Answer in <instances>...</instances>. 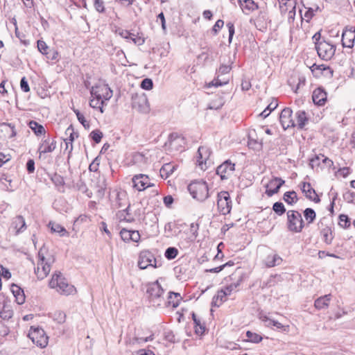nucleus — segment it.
I'll list each match as a JSON object with an SVG mask.
<instances>
[{
    "label": "nucleus",
    "instance_id": "nucleus-1",
    "mask_svg": "<svg viewBox=\"0 0 355 355\" xmlns=\"http://www.w3.org/2000/svg\"><path fill=\"white\" fill-rule=\"evenodd\" d=\"M46 248L43 246L38 252V262L37 268H35V273L39 279H43L49 273L51 265L54 262V259L49 256L46 257Z\"/></svg>",
    "mask_w": 355,
    "mask_h": 355
},
{
    "label": "nucleus",
    "instance_id": "nucleus-2",
    "mask_svg": "<svg viewBox=\"0 0 355 355\" xmlns=\"http://www.w3.org/2000/svg\"><path fill=\"white\" fill-rule=\"evenodd\" d=\"M146 296L149 304L154 306H160L164 302L163 294L164 290L158 281L146 284Z\"/></svg>",
    "mask_w": 355,
    "mask_h": 355
},
{
    "label": "nucleus",
    "instance_id": "nucleus-3",
    "mask_svg": "<svg viewBox=\"0 0 355 355\" xmlns=\"http://www.w3.org/2000/svg\"><path fill=\"white\" fill-rule=\"evenodd\" d=\"M49 286L55 288L56 291L64 295H72L76 293L75 287L69 284L61 272L55 273L49 282Z\"/></svg>",
    "mask_w": 355,
    "mask_h": 355
},
{
    "label": "nucleus",
    "instance_id": "nucleus-4",
    "mask_svg": "<svg viewBox=\"0 0 355 355\" xmlns=\"http://www.w3.org/2000/svg\"><path fill=\"white\" fill-rule=\"evenodd\" d=\"M188 190L193 198L204 201L209 197V189L207 183L202 180H196L188 186Z\"/></svg>",
    "mask_w": 355,
    "mask_h": 355
},
{
    "label": "nucleus",
    "instance_id": "nucleus-5",
    "mask_svg": "<svg viewBox=\"0 0 355 355\" xmlns=\"http://www.w3.org/2000/svg\"><path fill=\"white\" fill-rule=\"evenodd\" d=\"M287 214V227L293 232H301L304 227V222L301 214L295 210H289Z\"/></svg>",
    "mask_w": 355,
    "mask_h": 355
},
{
    "label": "nucleus",
    "instance_id": "nucleus-6",
    "mask_svg": "<svg viewBox=\"0 0 355 355\" xmlns=\"http://www.w3.org/2000/svg\"><path fill=\"white\" fill-rule=\"evenodd\" d=\"M28 336L37 346L44 348L48 345V336L45 331L40 327H31Z\"/></svg>",
    "mask_w": 355,
    "mask_h": 355
},
{
    "label": "nucleus",
    "instance_id": "nucleus-7",
    "mask_svg": "<svg viewBox=\"0 0 355 355\" xmlns=\"http://www.w3.org/2000/svg\"><path fill=\"white\" fill-rule=\"evenodd\" d=\"M217 207L218 211L226 215L230 213L232 209V200L227 191H220L217 196Z\"/></svg>",
    "mask_w": 355,
    "mask_h": 355
},
{
    "label": "nucleus",
    "instance_id": "nucleus-8",
    "mask_svg": "<svg viewBox=\"0 0 355 355\" xmlns=\"http://www.w3.org/2000/svg\"><path fill=\"white\" fill-rule=\"evenodd\" d=\"M232 69L231 64H222L218 70L217 71L218 77L214 79L211 83H209V87L211 86H222L226 85L229 83L230 78L229 77H222L223 76H225L230 73Z\"/></svg>",
    "mask_w": 355,
    "mask_h": 355
},
{
    "label": "nucleus",
    "instance_id": "nucleus-9",
    "mask_svg": "<svg viewBox=\"0 0 355 355\" xmlns=\"http://www.w3.org/2000/svg\"><path fill=\"white\" fill-rule=\"evenodd\" d=\"M316 50L322 59L329 60L334 56L336 46L326 41H321V42L317 43Z\"/></svg>",
    "mask_w": 355,
    "mask_h": 355
},
{
    "label": "nucleus",
    "instance_id": "nucleus-10",
    "mask_svg": "<svg viewBox=\"0 0 355 355\" xmlns=\"http://www.w3.org/2000/svg\"><path fill=\"white\" fill-rule=\"evenodd\" d=\"M92 96H95L98 98H101L104 101L110 100L112 96V90L108 87L107 85L101 84L92 87L91 89Z\"/></svg>",
    "mask_w": 355,
    "mask_h": 355
},
{
    "label": "nucleus",
    "instance_id": "nucleus-11",
    "mask_svg": "<svg viewBox=\"0 0 355 355\" xmlns=\"http://www.w3.org/2000/svg\"><path fill=\"white\" fill-rule=\"evenodd\" d=\"M133 187L139 191H144L146 188L154 186L153 183H150L148 175L144 174H138L133 176L132 179Z\"/></svg>",
    "mask_w": 355,
    "mask_h": 355
},
{
    "label": "nucleus",
    "instance_id": "nucleus-12",
    "mask_svg": "<svg viewBox=\"0 0 355 355\" xmlns=\"http://www.w3.org/2000/svg\"><path fill=\"white\" fill-rule=\"evenodd\" d=\"M156 260L154 255L149 251H143L139 254L138 266L141 269H146L148 266L156 267Z\"/></svg>",
    "mask_w": 355,
    "mask_h": 355
},
{
    "label": "nucleus",
    "instance_id": "nucleus-13",
    "mask_svg": "<svg viewBox=\"0 0 355 355\" xmlns=\"http://www.w3.org/2000/svg\"><path fill=\"white\" fill-rule=\"evenodd\" d=\"M293 111L289 107H285L282 110L279 115V121L284 130L289 128H294L295 122L292 118Z\"/></svg>",
    "mask_w": 355,
    "mask_h": 355
},
{
    "label": "nucleus",
    "instance_id": "nucleus-14",
    "mask_svg": "<svg viewBox=\"0 0 355 355\" xmlns=\"http://www.w3.org/2000/svg\"><path fill=\"white\" fill-rule=\"evenodd\" d=\"M235 164L230 160H226L217 167L216 173L222 180L227 179L234 171Z\"/></svg>",
    "mask_w": 355,
    "mask_h": 355
},
{
    "label": "nucleus",
    "instance_id": "nucleus-15",
    "mask_svg": "<svg viewBox=\"0 0 355 355\" xmlns=\"http://www.w3.org/2000/svg\"><path fill=\"white\" fill-rule=\"evenodd\" d=\"M355 40V28L347 27L342 34V44L344 47L352 48Z\"/></svg>",
    "mask_w": 355,
    "mask_h": 355
},
{
    "label": "nucleus",
    "instance_id": "nucleus-16",
    "mask_svg": "<svg viewBox=\"0 0 355 355\" xmlns=\"http://www.w3.org/2000/svg\"><path fill=\"white\" fill-rule=\"evenodd\" d=\"M210 155V150L207 147L200 146L198 148L197 162L202 170H206Z\"/></svg>",
    "mask_w": 355,
    "mask_h": 355
},
{
    "label": "nucleus",
    "instance_id": "nucleus-17",
    "mask_svg": "<svg viewBox=\"0 0 355 355\" xmlns=\"http://www.w3.org/2000/svg\"><path fill=\"white\" fill-rule=\"evenodd\" d=\"M285 183V181L280 178H274L266 184V194L271 197L278 193L281 187Z\"/></svg>",
    "mask_w": 355,
    "mask_h": 355
},
{
    "label": "nucleus",
    "instance_id": "nucleus-18",
    "mask_svg": "<svg viewBox=\"0 0 355 355\" xmlns=\"http://www.w3.org/2000/svg\"><path fill=\"white\" fill-rule=\"evenodd\" d=\"M12 315L13 311L10 302L0 296V317L3 320H8L12 318Z\"/></svg>",
    "mask_w": 355,
    "mask_h": 355
},
{
    "label": "nucleus",
    "instance_id": "nucleus-19",
    "mask_svg": "<svg viewBox=\"0 0 355 355\" xmlns=\"http://www.w3.org/2000/svg\"><path fill=\"white\" fill-rule=\"evenodd\" d=\"M325 219L324 218L323 220H321L320 221V223H318V227L320 229V234L322 237L324 242L327 245H330L334 239V236L332 234L331 228L330 227H323V221Z\"/></svg>",
    "mask_w": 355,
    "mask_h": 355
},
{
    "label": "nucleus",
    "instance_id": "nucleus-20",
    "mask_svg": "<svg viewBox=\"0 0 355 355\" xmlns=\"http://www.w3.org/2000/svg\"><path fill=\"white\" fill-rule=\"evenodd\" d=\"M302 191L305 194V196L308 199H309L316 203H318L320 201V198L316 194L315 191L312 188V187L309 182H303Z\"/></svg>",
    "mask_w": 355,
    "mask_h": 355
},
{
    "label": "nucleus",
    "instance_id": "nucleus-21",
    "mask_svg": "<svg viewBox=\"0 0 355 355\" xmlns=\"http://www.w3.org/2000/svg\"><path fill=\"white\" fill-rule=\"evenodd\" d=\"M56 147V141L49 138L44 139L40 145L38 151L40 154L53 152Z\"/></svg>",
    "mask_w": 355,
    "mask_h": 355
},
{
    "label": "nucleus",
    "instance_id": "nucleus-22",
    "mask_svg": "<svg viewBox=\"0 0 355 355\" xmlns=\"http://www.w3.org/2000/svg\"><path fill=\"white\" fill-rule=\"evenodd\" d=\"M331 300V295L327 294L318 297L314 302V306L318 310L327 309Z\"/></svg>",
    "mask_w": 355,
    "mask_h": 355
},
{
    "label": "nucleus",
    "instance_id": "nucleus-23",
    "mask_svg": "<svg viewBox=\"0 0 355 355\" xmlns=\"http://www.w3.org/2000/svg\"><path fill=\"white\" fill-rule=\"evenodd\" d=\"M12 227L15 230L16 234L22 233L26 229L25 220L21 216H17L12 219Z\"/></svg>",
    "mask_w": 355,
    "mask_h": 355
},
{
    "label": "nucleus",
    "instance_id": "nucleus-24",
    "mask_svg": "<svg viewBox=\"0 0 355 355\" xmlns=\"http://www.w3.org/2000/svg\"><path fill=\"white\" fill-rule=\"evenodd\" d=\"M312 98L315 105H322L327 101V93L323 89L318 88L313 91Z\"/></svg>",
    "mask_w": 355,
    "mask_h": 355
},
{
    "label": "nucleus",
    "instance_id": "nucleus-25",
    "mask_svg": "<svg viewBox=\"0 0 355 355\" xmlns=\"http://www.w3.org/2000/svg\"><path fill=\"white\" fill-rule=\"evenodd\" d=\"M295 115L296 118L295 126H297L298 129H303L309 122L306 112L304 110H298Z\"/></svg>",
    "mask_w": 355,
    "mask_h": 355
},
{
    "label": "nucleus",
    "instance_id": "nucleus-26",
    "mask_svg": "<svg viewBox=\"0 0 355 355\" xmlns=\"http://www.w3.org/2000/svg\"><path fill=\"white\" fill-rule=\"evenodd\" d=\"M65 135L67 137L64 139V141L66 144V149L68 148L69 144L71 145V148L69 150V153H71L73 150L72 142L75 139V137H78V134L74 132V129L72 125H70L65 131Z\"/></svg>",
    "mask_w": 355,
    "mask_h": 355
},
{
    "label": "nucleus",
    "instance_id": "nucleus-27",
    "mask_svg": "<svg viewBox=\"0 0 355 355\" xmlns=\"http://www.w3.org/2000/svg\"><path fill=\"white\" fill-rule=\"evenodd\" d=\"M11 292L15 297V301L18 304H22L25 302V295L24 291L17 285L12 284Z\"/></svg>",
    "mask_w": 355,
    "mask_h": 355
},
{
    "label": "nucleus",
    "instance_id": "nucleus-28",
    "mask_svg": "<svg viewBox=\"0 0 355 355\" xmlns=\"http://www.w3.org/2000/svg\"><path fill=\"white\" fill-rule=\"evenodd\" d=\"M282 261V258L275 253L268 254L264 259V263L268 268H271L279 265Z\"/></svg>",
    "mask_w": 355,
    "mask_h": 355
},
{
    "label": "nucleus",
    "instance_id": "nucleus-29",
    "mask_svg": "<svg viewBox=\"0 0 355 355\" xmlns=\"http://www.w3.org/2000/svg\"><path fill=\"white\" fill-rule=\"evenodd\" d=\"M227 296V293L223 289L218 291L217 294L214 296L211 304L215 306H220L223 302L226 301Z\"/></svg>",
    "mask_w": 355,
    "mask_h": 355
},
{
    "label": "nucleus",
    "instance_id": "nucleus-30",
    "mask_svg": "<svg viewBox=\"0 0 355 355\" xmlns=\"http://www.w3.org/2000/svg\"><path fill=\"white\" fill-rule=\"evenodd\" d=\"M182 300V297L180 293L170 292L168 293L167 304L168 306L171 305L173 308H176L180 301Z\"/></svg>",
    "mask_w": 355,
    "mask_h": 355
},
{
    "label": "nucleus",
    "instance_id": "nucleus-31",
    "mask_svg": "<svg viewBox=\"0 0 355 355\" xmlns=\"http://www.w3.org/2000/svg\"><path fill=\"white\" fill-rule=\"evenodd\" d=\"M148 99L146 96H141L139 97L135 102H134V107H136V105H138L139 110L142 112H147L148 111Z\"/></svg>",
    "mask_w": 355,
    "mask_h": 355
},
{
    "label": "nucleus",
    "instance_id": "nucleus-32",
    "mask_svg": "<svg viewBox=\"0 0 355 355\" xmlns=\"http://www.w3.org/2000/svg\"><path fill=\"white\" fill-rule=\"evenodd\" d=\"M129 208L130 205H128V206L125 209L119 211L118 213L116 214L118 218L121 221L125 220L128 223H132L134 221L133 217H132L129 213Z\"/></svg>",
    "mask_w": 355,
    "mask_h": 355
},
{
    "label": "nucleus",
    "instance_id": "nucleus-33",
    "mask_svg": "<svg viewBox=\"0 0 355 355\" xmlns=\"http://www.w3.org/2000/svg\"><path fill=\"white\" fill-rule=\"evenodd\" d=\"M28 126L37 136L45 133V129L43 125L35 121H31L28 123Z\"/></svg>",
    "mask_w": 355,
    "mask_h": 355
},
{
    "label": "nucleus",
    "instance_id": "nucleus-34",
    "mask_svg": "<svg viewBox=\"0 0 355 355\" xmlns=\"http://www.w3.org/2000/svg\"><path fill=\"white\" fill-rule=\"evenodd\" d=\"M255 133V131L253 130L252 132H250L249 133L248 136V146L250 148H254V149H258L261 148L262 146V142L261 141H259L257 139H254L253 137V135Z\"/></svg>",
    "mask_w": 355,
    "mask_h": 355
},
{
    "label": "nucleus",
    "instance_id": "nucleus-35",
    "mask_svg": "<svg viewBox=\"0 0 355 355\" xmlns=\"http://www.w3.org/2000/svg\"><path fill=\"white\" fill-rule=\"evenodd\" d=\"M283 199L288 205H293L297 202V196L294 191H287L284 194Z\"/></svg>",
    "mask_w": 355,
    "mask_h": 355
},
{
    "label": "nucleus",
    "instance_id": "nucleus-36",
    "mask_svg": "<svg viewBox=\"0 0 355 355\" xmlns=\"http://www.w3.org/2000/svg\"><path fill=\"white\" fill-rule=\"evenodd\" d=\"M175 166L170 163L165 164L160 169V175L162 178H167L171 174L173 173Z\"/></svg>",
    "mask_w": 355,
    "mask_h": 355
},
{
    "label": "nucleus",
    "instance_id": "nucleus-37",
    "mask_svg": "<svg viewBox=\"0 0 355 355\" xmlns=\"http://www.w3.org/2000/svg\"><path fill=\"white\" fill-rule=\"evenodd\" d=\"M49 227H51L52 232L58 233L60 236L67 234L66 229L58 223L49 222Z\"/></svg>",
    "mask_w": 355,
    "mask_h": 355
},
{
    "label": "nucleus",
    "instance_id": "nucleus-38",
    "mask_svg": "<svg viewBox=\"0 0 355 355\" xmlns=\"http://www.w3.org/2000/svg\"><path fill=\"white\" fill-rule=\"evenodd\" d=\"M304 216L305 218L307 224L309 225L312 223L316 217V214L315 211L311 208H306L304 211Z\"/></svg>",
    "mask_w": 355,
    "mask_h": 355
},
{
    "label": "nucleus",
    "instance_id": "nucleus-39",
    "mask_svg": "<svg viewBox=\"0 0 355 355\" xmlns=\"http://www.w3.org/2000/svg\"><path fill=\"white\" fill-rule=\"evenodd\" d=\"M94 98L91 99L89 101V105L95 109H99L100 112L101 113L103 112V105H104V101L101 98H98L95 96H93Z\"/></svg>",
    "mask_w": 355,
    "mask_h": 355
},
{
    "label": "nucleus",
    "instance_id": "nucleus-40",
    "mask_svg": "<svg viewBox=\"0 0 355 355\" xmlns=\"http://www.w3.org/2000/svg\"><path fill=\"white\" fill-rule=\"evenodd\" d=\"M305 9H306V11L304 13V15H302V14H301V17L302 19H304L307 22H309L312 19V17L314 16V12L317 11L319 9V8H318V6H317L315 10H314L312 8H306L305 7ZM300 13H302V11L300 10Z\"/></svg>",
    "mask_w": 355,
    "mask_h": 355
},
{
    "label": "nucleus",
    "instance_id": "nucleus-41",
    "mask_svg": "<svg viewBox=\"0 0 355 355\" xmlns=\"http://www.w3.org/2000/svg\"><path fill=\"white\" fill-rule=\"evenodd\" d=\"M338 225L340 227L344 229H347L351 225V221L349 218L346 214H340L339 216Z\"/></svg>",
    "mask_w": 355,
    "mask_h": 355
},
{
    "label": "nucleus",
    "instance_id": "nucleus-42",
    "mask_svg": "<svg viewBox=\"0 0 355 355\" xmlns=\"http://www.w3.org/2000/svg\"><path fill=\"white\" fill-rule=\"evenodd\" d=\"M246 336L248 338L247 340L252 343H259L262 340V337L259 334L250 331L246 332Z\"/></svg>",
    "mask_w": 355,
    "mask_h": 355
},
{
    "label": "nucleus",
    "instance_id": "nucleus-43",
    "mask_svg": "<svg viewBox=\"0 0 355 355\" xmlns=\"http://www.w3.org/2000/svg\"><path fill=\"white\" fill-rule=\"evenodd\" d=\"M310 69L314 76L320 77L323 73V69H325V65L313 64Z\"/></svg>",
    "mask_w": 355,
    "mask_h": 355
},
{
    "label": "nucleus",
    "instance_id": "nucleus-44",
    "mask_svg": "<svg viewBox=\"0 0 355 355\" xmlns=\"http://www.w3.org/2000/svg\"><path fill=\"white\" fill-rule=\"evenodd\" d=\"M52 318L58 323L62 324L66 320V314L63 311H56L53 313Z\"/></svg>",
    "mask_w": 355,
    "mask_h": 355
},
{
    "label": "nucleus",
    "instance_id": "nucleus-45",
    "mask_svg": "<svg viewBox=\"0 0 355 355\" xmlns=\"http://www.w3.org/2000/svg\"><path fill=\"white\" fill-rule=\"evenodd\" d=\"M78 121L83 125L85 129H89L90 127L89 123L85 119L84 115L80 112L78 110H73Z\"/></svg>",
    "mask_w": 355,
    "mask_h": 355
},
{
    "label": "nucleus",
    "instance_id": "nucleus-46",
    "mask_svg": "<svg viewBox=\"0 0 355 355\" xmlns=\"http://www.w3.org/2000/svg\"><path fill=\"white\" fill-rule=\"evenodd\" d=\"M272 210L278 215L282 216L286 212L284 204L281 202H276L273 204Z\"/></svg>",
    "mask_w": 355,
    "mask_h": 355
},
{
    "label": "nucleus",
    "instance_id": "nucleus-47",
    "mask_svg": "<svg viewBox=\"0 0 355 355\" xmlns=\"http://www.w3.org/2000/svg\"><path fill=\"white\" fill-rule=\"evenodd\" d=\"M50 178H51V180L53 182V183L56 187L63 186L64 184V181L63 178L60 175H59L56 173L51 175Z\"/></svg>",
    "mask_w": 355,
    "mask_h": 355
},
{
    "label": "nucleus",
    "instance_id": "nucleus-48",
    "mask_svg": "<svg viewBox=\"0 0 355 355\" xmlns=\"http://www.w3.org/2000/svg\"><path fill=\"white\" fill-rule=\"evenodd\" d=\"M178 254V250L174 247H169L165 251V257L166 259L171 260L175 259Z\"/></svg>",
    "mask_w": 355,
    "mask_h": 355
},
{
    "label": "nucleus",
    "instance_id": "nucleus-49",
    "mask_svg": "<svg viewBox=\"0 0 355 355\" xmlns=\"http://www.w3.org/2000/svg\"><path fill=\"white\" fill-rule=\"evenodd\" d=\"M241 6L249 11H254L258 8V5L253 0H247L243 3V6Z\"/></svg>",
    "mask_w": 355,
    "mask_h": 355
},
{
    "label": "nucleus",
    "instance_id": "nucleus-50",
    "mask_svg": "<svg viewBox=\"0 0 355 355\" xmlns=\"http://www.w3.org/2000/svg\"><path fill=\"white\" fill-rule=\"evenodd\" d=\"M76 187L78 189L83 193H85L89 198H91L92 196V193L88 190L86 184L82 180H80L77 182Z\"/></svg>",
    "mask_w": 355,
    "mask_h": 355
},
{
    "label": "nucleus",
    "instance_id": "nucleus-51",
    "mask_svg": "<svg viewBox=\"0 0 355 355\" xmlns=\"http://www.w3.org/2000/svg\"><path fill=\"white\" fill-rule=\"evenodd\" d=\"M295 5L296 3L291 2L289 5H287V8H291V10L288 11V20L289 23H291L294 21L295 16Z\"/></svg>",
    "mask_w": 355,
    "mask_h": 355
},
{
    "label": "nucleus",
    "instance_id": "nucleus-52",
    "mask_svg": "<svg viewBox=\"0 0 355 355\" xmlns=\"http://www.w3.org/2000/svg\"><path fill=\"white\" fill-rule=\"evenodd\" d=\"M192 318L196 327V333L198 334H202L205 329V327L201 324L200 320L197 318V316L194 313H192Z\"/></svg>",
    "mask_w": 355,
    "mask_h": 355
},
{
    "label": "nucleus",
    "instance_id": "nucleus-53",
    "mask_svg": "<svg viewBox=\"0 0 355 355\" xmlns=\"http://www.w3.org/2000/svg\"><path fill=\"white\" fill-rule=\"evenodd\" d=\"M153 339V335H150L149 336L144 337H138L135 336L132 338V343L135 344H141L144 343L148 341L152 340Z\"/></svg>",
    "mask_w": 355,
    "mask_h": 355
},
{
    "label": "nucleus",
    "instance_id": "nucleus-54",
    "mask_svg": "<svg viewBox=\"0 0 355 355\" xmlns=\"http://www.w3.org/2000/svg\"><path fill=\"white\" fill-rule=\"evenodd\" d=\"M131 232H132V230H129L125 228H123L120 231V236H121V239L125 242L131 241Z\"/></svg>",
    "mask_w": 355,
    "mask_h": 355
},
{
    "label": "nucleus",
    "instance_id": "nucleus-55",
    "mask_svg": "<svg viewBox=\"0 0 355 355\" xmlns=\"http://www.w3.org/2000/svg\"><path fill=\"white\" fill-rule=\"evenodd\" d=\"M242 279L239 277V279L237 280L236 283H232L230 285L227 286L225 289H223L225 293H227V295H230L232 291L235 290L238 286H239Z\"/></svg>",
    "mask_w": 355,
    "mask_h": 355
},
{
    "label": "nucleus",
    "instance_id": "nucleus-56",
    "mask_svg": "<svg viewBox=\"0 0 355 355\" xmlns=\"http://www.w3.org/2000/svg\"><path fill=\"white\" fill-rule=\"evenodd\" d=\"M37 49L38 51L42 53L43 55H46L48 51H49V46L46 45V42L43 40H39L37 41Z\"/></svg>",
    "mask_w": 355,
    "mask_h": 355
},
{
    "label": "nucleus",
    "instance_id": "nucleus-57",
    "mask_svg": "<svg viewBox=\"0 0 355 355\" xmlns=\"http://www.w3.org/2000/svg\"><path fill=\"white\" fill-rule=\"evenodd\" d=\"M94 7L95 10L98 12H105L104 1L102 0H93Z\"/></svg>",
    "mask_w": 355,
    "mask_h": 355
},
{
    "label": "nucleus",
    "instance_id": "nucleus-58",
    "mask_svg": "<svg viewBox=\"0 0 355 355\" xmlns=\"http://www.w3.org/2000/svg\"><path fill=\"white\" fill-rule=\"evenodd\" d=\"M90 136L94 141H95L96 144H98L103 137V133L100 130H93L90 133Z\"/></svg>",
    "mask_w": 355,
    "mask_h": 355
},
{
    "label": "nucleus",
    "instance_id": "nucleus-59",
    "mask_svg": "<svg viewBox=\"0 0 355 355\" xmlns=\"http://www.w3.org/2000/svg\"><path fill=\"white\" fill-rule=\"evenodd\" d=\"M141 87L144 89L149 90L153 87V80L150 78H145L141 81Z\"/></svg>",
    "mask_w": 355,
    "mask_h": 355
},
{
    "label": "nucleus",
    "instance_id": "nucleus-60",
    "mask_svg": "<svg viewBox=\"0 0 355 355\" xmlns=\"http://www.w3.org/2000/svg\"><path fill=\"white\" fill-rule=\"evenodd\" d=\"M58 52L55 49H49L46 56V58L52 61H56L58 60Z\"/></svg>",
    "mask_w": 355,
    "mask_h": 355
},
{
    "label": "nucleus",
    "instance_id": "nucleus-61",
    "mask_svg": "<svg viewBox=\"0 0 355 355\" xmlns=\"http://www.w3.org/2000/svg\"><path fill=\"white\" fill-rule=\"evenodd\" d=\"M280 4V9L282 12L287 10V5H289L291 2L296 3V0H278Z\"/></svg>",
    "mask_w": 355,
    "mask_h": 355
},
{
    "label": "nucleus",
    "instance_id": "nucleus-62",
    "mask_svg": "<svg viewBox=\"0 0 355 355\" xmlns=\"http://www.w3.org/2000/svg\"><path fill=\"white\" fill-rule=\"evenodd\" d=\"M1 126L3 127L5 130H7V129H10V130L11 134L10 135V137H15L16 135V132H15V126L13 125H12L11 123H3L1 124Z\"/></svg>",
    "mask_w": 355,
    "mask_h": 355
},
{
    "label": "nucleus",
    "instance_id": "nucleus-63",
    "mask_svg": "<svg viewBox=\"0 0 355 355\" xmlns=\"http://www.w3.org/2000/svg\"><path fill=\"white\" fill-rule=\"evenodd\" d=\"M99 160L98 157H96L93 162L89 166V170L90 171L96 172L98 169Z\"/></svg>",
    "mask_w": 355,
    "mask_h": 355
},
{
    "label": "nucleus",
    "instance_id": "nucleus-64",
    "mask_svg": "<svg viewBox=\"0 0 355 355\" xmlns=\"http://www.w3.org/2000/svg\"><path fill=\"white\" fill-rule=\"evenodd\" d=\"M20 87H21V90L24 91V92H28L30 91V87H29V85L28 84V81H27L26 77H23L21 79Z\"/></svg>",
    "mask_w": 355,
    "mask_h": 355
}]
</instances>
